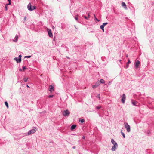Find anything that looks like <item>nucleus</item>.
Returning a JSON list of instances; mask_svg holds the SVG:
<instances>
[{"label": "nucleus", "instance_id": "f257e3e1", "mask_svg": "<svg viewBox=\"0 0 154 154\" xmlns=\"http://www.w3.org/2000/svg\"><path fill=\"white\" fill-rule=\"evenodd\" d=\"M62 114L65 116H68L70 114V112L67 109L66 110L63 111V112Z\"/></svg>", "mask_w": 154, "mask_h": 154}, {"label": "nucleus", "instance_id": "f03ea898", "mask_svg": "<svg viewBox=\"0 0 154 154\" xmlns=\"http://www.w3.org/2000/svg\"><path fill=\"white\" fill-rule=\"evenodd\" d=\"M125 128L127 129L128 132H130L131 131L130 127V125L126 123L125 125Z\"/></svg>", "mask_w": 154, "mask_h": 154}, {"label": "nucleus", "instance_id": "7ed1b4c3", "mask_svg": "<svg viewBox=\"0 0 154 154\" xmlns=\"http://www.w3.org/2000/svg\"><path fill=\"white\" fill-rule=\"evenodd\" d=\"M36 131V128L33 129H32L30 130H29L28 132V135H30L31 134H33Z\"/></svg>", "mask_w": 154, "mask_h": 154}, {"label": "nucleus", "instance_id": "20e7f679", "mask_svg": "<svg viewBox=\"0 0 154 154\" xmlns=\"http://www.w3.org/2000/svg\"><path fill=\"white\" fill-rule=\"evenodd\" d=\"M121 97V101L123 103H125L126 99V96L125 94H123Z\"/></svg>", "mask_w": 154, "mask_h": 154}, {"label": "nucleus", "instance_id": "39448f33", "mask_svg": "<svg viewBox=\"0 0 154 154\" xmlns=\"http://www.w3.org/2000/svg\"><path fill=\"white\" fill-rule=\"evenodd\" d=\"M140 64V62L139 60H138L135 61L134 64L136 69H137L138 68Z\"/></svg>", "mask_w": 154, "mask_h": 154}, {"label": "nucleus", "instance_id": "423d86ee", "mask_svg": "<svg viewBox=\"0 0 154 154\" xmlns=\"http://www.w3.org/2000/svg\"><path fill=\"white\" fill-rule=\"evenodd\" d=\"M48 36L50 37L53 36V34L51 32V30L50 29H47Z\"/></svg>", "mask_w": 154, "mask_h": 154}, {"label": "nucleus", "instance_id": "0eeeda50", "mask_svg": "<svg viewBox=\"0 0 154 154\" xmlns=\"http://www.w3.org/2000/svg\"><path fill=\"white\" fill-rule=\"evenodd\" d=\"M100 83L99 82H97L94 85H92V87L93 88H95L100 85Z\"/></svg>", "mask_w": 154, "mask_h": 154}, {"label": "nucleus", "instance_id": "6e6552de", "mask_svg": "<svg viewBox=\"0 0 154 154\" xmlns=\"http://www.w3.org/2000/svg\"><path fill=\"white\" fill-rule=\"evenodd\" d=\"M49 90L50 92H52L54 91V87L52 85H50L49 86Z\"/></svg>", "mask_w": 154, "mask_h": 154}, {"label": "nucleus", "instance_id": "1a4fd4ad", "mask_svg": "<svg viewBox=\"0 0 154 154\" xmlns=\"http://www.w3.org/2000/svg\"><path fill=\"white\" fill-rule=\"evenodd\" d=\"M27 8L30 11H32V7L31 4L30 3H29L27 6Z\"/></svg>", "mask_w": 154, "mask_h": 154}, {"label": "nucleus", "instance_id": "9d476101", "mask_svg": "<svg viewBox=\"0 0 154 154\" xmlns=\"http://www.w3.org/2000/svg\"><path fill=\"white\" fill-rule=\"evenodd\" d=\"M118 147V144H116L114 145V146L112 147L111 150L112 151H115L116 150V149Z\"/></svg>", "mask_w": 154, "mask_h": 154}, {"label": "nucleus", "instance_id": "9b49d317", "mask_svg": "<svg viewBox=\"0 0 154 154\" xmlns=\"http://www.w3.org/2000/svg\"><path fill=\"white\" fill-rule=\"evenodd\" d=\"M76 125L75 124L72 125L70 128V129L71 131H73L76 127Z\"/></svg>", "mask_w": 154, "mask_h": 154}, {"label": "nucleus", "instance_id": "f8f14e48", "mask_svg": "<svg viewBox=\"0 0 154 154\" xmlns=\"http://www.w3.org/2000/svg\"><path fill=\"white\" fill-rule=\"evenodd\" d=\"M122 7H123L125 9L127 10V8L126 6V5L125 3L124 2H122Z\"/></svg>", "mask_w": 154, "mask_h": 154}, {"label": "nucleus", "instance_id": "ddd939ff", "mask_svg": "<svg viewBox=\"0 0 154 154\" xmlns=\"http://www.w3.org/2000/svg\"><path fill=\"white\" fill-rule=\"evenodd\" d=\"M14 60H16L17 63H20L21 61V60H20L17 57H15Z\"/></svg>", "mask_w": 154, "mask_h": 154}, {"label": "nucleus", "instance_id": "4468645a", "mask_svg": "<svg viewBox=\"0 0 154 154\" xmlns=\"http://www.w3.org/2000/svg\"><path fill=\"white\" fill-rule=\"evenodd\" d=\"M130 63H131V62L130 61V60L129 59H128V61L127 63H126V69H127V68H128V67H129L128 64Z\"/></svg>", "mask_w": 154, "mask_h": 154}, {"label": "nucleus", "instance_id": "2eb2a0df", "mask_svg": "<svg viewBox=\"0 0 154 154\" xmlns=\"http://www.w3.org/2000/svg\"><path fill=\"white\" fill-rule=\"evenodd\" d=\"M132 104L134 106H137L138 104V103L137 101H134L132 102Z\"/></svg>", "mask_w": 154, "mask_h": 154}, {"label": "nucleus", "instance_id": "dca6fc26", "mask_svg": "<svg viewBox=\"0 0 154 154\" xmlns=\"http://www.w3.org/2000/svg\"><path fill=\"white\" fill-rule=\"evenodd\" d=\"M111 143L114 145L116 144H117V143L114 140V139H111Z\"/></svg>", "mask_w": 154, "mask_h": 154}, {"label": "nucleus", "instance_id": "f3484780", "mask_svg": "<svg viewBox=\"0 0 154 154\" xmlns=\"http://www.w3.org/2000/svg\"><path fill=\"white\" fill-rule=\"evenodd\" d=\"M99 82L100 83H100L104 84L105 83V81L103 79H101L100 80V82Z\"/></svg>", "mask_w": 154, "mask_h": 154}, {"label": "nucleus", "instance_id": "a211bd4d", "mask_svg": "<svg viewBox=\"0 0 154 154\" xmlns=\"http://www.w3.org/2000/svg\"><path fill=\"white\" fill-rule=\"evenodd\" d=\"M122 130H121V134L122 135L123 138H125V134L124 133L122 132Z\"/></svg>", "mask_w": 154, "mask_h": 154}, {"label": "nucleus", "instance_id": "6ab92c4d", "mask_svg": "<svg viewBox=\"0 0 154 154\" xmlns=\"http://www.w3.org/2000/svg\"><path fill=\"white\" fill-rule=\"evenodd\" d=\"M104 27L102 25L100 26V28L103 31V32H104Z\"/></svg>", "mask_w": 154, "mask_h": 154}, {"label": "nucleus", "instance_id": "aec40b11", "mask_svg": "<svg viewBox=\"0 0 154 154\" xmlns=\"http://www.w3.org/2000/svg\"><path fill=\"white\" fill-rule=\"evenodd\" d=\"M5 104L6 105V106L8 108L9 106L8 102L7 101H5Z\"/></svg>", "mask_w": 154, "mask_h": 154}, {"label": "nucleus", "instance_id": "412c9836", "mask_svg": "<svg viewBox=\"0 0 154 154\" xmlns=\"http://www.w3.org/2000/svg\"><path fill=\"white\" fill-rule=\"evenodd\" d=\"M28 78H24L23 79V80L25 82H26L28 81Z\"/></svg>", "mask_w": 154, "mask_h": 154}, {"label": "nucleus", "instance_id": "4be33fe9", "mask_svg": "<svg viewBox=\"0 0 154 154\" xmlns=\"http://www.w3.org/2000/svg\"><path fill=\"white\" fill-rule=\"evenodd\" d=\"M15 38L16 39L15 41L14 40V41L16 42L17 41L18 39V36H17V35H16L15 36Z\"/></svg>", "mask_w": 154, "mask_h": 154}, {"label": "nucleus", "instance_id": "5701e85b", "mask_svg": "<svg viewBox=\"0 0 154 154\" xmlns=\"http://www.w3.org/2000/svg\"><path fill=\"white\" fill-rule=\"evenodd\" d=\"M108 23H107V22L104 23L102 25L104 27L105 26V25H107V24H108Z\"/></svg>", "mask_w": 154, "mask_h": 154}, {"label": "nucleus", "instance_id": "b1692460", "mask_svg": "<svg viewBox=\"0 0 154 154\" xmlns=\"http://www.w3.org/2000/svg\"><path fill=\"white\" fill-rule=\"evenodd\" d=\"M54 95H50L48 96V98H52L53 97Z\"/></svg>", "mask_w": 154, "mask_h": 154}, {"label": "nucleus", "instance_id": "393cba45", "mask_svg": "<svg viewBox=\"0 0 154 154\" xmlns=\"http://www.w3.org/2000/svg\"><path fill=\"white\" fill-rule=\"evenodd\" d=\"M36 6H32V11H33V10H34V9H36Z\"/></svg>", "mask_w": 154, "mask_h": 154}, {"label": "nucleus", "instance_id": "a878e982", "mask_svg": "<svg viewBox=\"0 0 154 154\" xmlns=\"http://www.w3.org/2000/svg\"><path fill=\"white\" fill-rule=\"evenodd\" d=\"M94 17L95 18V20H97V21H98V22L99 21H100V20L98 19L96 17V16H95V15H94Z\"/></svg>", "mask_w": 154, "mask_h": 154}, {"label": "nucleus", "instance_id": "bb28decb", "mask_svg": "<svg viewBox=\"0 0 154 154\" xmlns=\"http://www.w3.org/2000/svg\"><path fill=\"white\" fill-rule=\"evenodd\" d=\"M8 5H6V4L5 5V11H7V10H8V8H7V6H8Z\"/></svg>", "mask_w": 154, "mask_h": 154}, {"label": "nucleus", "instance_id": "cd10ccee", "mask_svg": "<svg viewBox=\"0 0 154 154\" xmlns=\"http://www.w3.org/2000/svg\"><path fill=\"white\" fill-rule=\"evenodd\" d=\"M82 16L84 17L86 20H88V18L87 17H86L85 15H83Z\"/></svg>", "mask_w": 154, "mask_h": 154}, {"label": "nucleus", "instance_id": "c85d7f7f", "mask_svg": "<svg viewBox=\"0 0 154 154\" xmlns=\"http://www.w3.org/2000/svg\"><path fill=\"white\" fill-rule=\"evenodd\" d=\"M101 108V107L100 106H97V107H96V109L97 110H99V109H100Z\"/></svg>", "mask_w": 154, "mask_h": 154}, {"label": "nucleus", "instance_id": "c756f323", "mask_svg": "<svg viewBox=\"0 0 154 154\" xmlns=\"http://www.w3.org/2000/svg\"><path fill=\"white\" fill-rule=\"evenodd\" d=\"M26 69H27V68H26V67L25 66H24L23 67V71H24Z\"/></svg>", "mask_w": 154, "mask_h": 154}, {"label": "nucleus", "instance_id": "7c9ffc66", "mask_svg": "<svg viewBox=\"0 0 154 154\" xmlns=\"http://www.w3.org/2000/svg\"><path fill=\"white\" fill-rule=\"evenodd\" d=\"M77 16V15H76V16L75 17V19L77 21H78V17Z\"/></svg>", "mask_w": 154, "mask_h": 154}, {"label": "nucleus", "instance_id": "2f4dec72", "mask_svg": "<svg viewBox=\"0 0 154 154\" xmlns=\"http://www.w3.org/2000/svg\"><path fill=\"white\" fill-rule=\"evenodd\" d=\"M81 123H83L84 122H85V120L84 119H82L81 120H80L79 121Z\"/></svg>", "mask_w": 154, "mask_h": 154}, {"label": "nucleus", "instance_id": "473e14b6", "mask_svg": "<svg viewBox=\"0 0 154 154\" xmlns=\"http://www.w3.org/2000/svg\"><path fill=\"white\" fill-rule=\"evenodd\" d=\"M21 57L22 56L21 55H19L18 56V59H19L20 60H21Z\"/></svg>", "mask_w": 154, "mask_h": 154}, {"label": "nucleus", "instance_id": "72a5a7b5", "mask_svg": "<svg viewBox=\"0 0 154 154\" xmlns=\"http://www.w3.org/2000/svg\"><path fill=\"white\" fill-rule=\"evenodd\" d=\"M31 57V56H27L25 57V58H30Z\"/></svg>", "mask_w": 154, "mask_h": 154}, {"label": "nucleus", "instance_id": "f704fd0d", "mask_svg": "<svg viewBox=\"0 0 154 154\" xmlns=\"http://www.w3.org/2000/svg\"><path fill=\"white\" fill-rule=\"evenodd\" d=\"M96 97L97 98H99V99H100V94H98L97 95V96H96Z\"/></svg>", "mask_w": 154, "mask_h": 154}, {"label": "nucleus", "instance_id": "c9c22d12", "mask_svg": "<svg viewBox=\"0 0 154 154\" xmlns=\"http://www.w3.org/2000/svg\"><path fill=\"white\" fill-rule=\"evenodd\" d=\"M11 4V2H8V3L6 4V5H10Z\"/></svg>", "mask_w": 154, "mask_h": 154}, {"label": "nucleus", "instance_id": "e433bc0d", "mask_svg": "<svg viewBox=\"0 0 154 154\" xmlns=\"http://www.w3.org/2000/svg\"><path fill=\"white\" fill-rule=\"evenodd\" d=\"M90 15H89V14L88 13V16L87 17L88 18H89V17H90Z\"/></svg>", "mask_w": 154, "mask_h": 154}, {"label": "nucleus", "instance_id": "4c0bfd02", "mask_svg": "<svg viewBox=\"0 0 154 154\" xmlns=\"http://www.w3.org/2000/svg\"><path fill=\"white\" fill-rule=\"evenodd\" d=\"M26 17L25 16L24 17V20H26Z\"/></svg>", "mask_w": 154, "mask_h": 154}, {"label": "nucleus", "instance_id": "58836bf2", "mask_svg": "<svg viewBox=\"0 0 154 154\" xmlns=\"http://www.w3.org/2000/svg\"><path fill=\"white\" fill-rule=\"evenodd\" d=\"M76 148V147L75 146H74L72 147V148L73 149H75Z\"/></svg>", "mask_w": 154, "mask_h": 154}, {"label": "nucleus", "instance_id": "ea45409f", "mask_svg": "<svg viewBox=\"0 0 154 154\" xmlns=\"http://www.w3.org/2000/svg\"><path fill=\"white\" fill-rule=\"evenodd\" d=\"M82 139H84L85 138V136H83L82 137Z\"/></svg>", "mask_w": 154, "mask_h": 154}, {"label": "nucleus", "instance_id": "a19ab883", "mask_svg": "<svg viewBox=\"0 0 154 154\" xmlns=\"http://www.w3.org/2000/svg\"><path fill=\"white\" fill-rule=\"evenodd\" d=\"M19 70H20V71H22V69H19Z\"/></svg>", "mask_w": 154, "mask_h": 154}, {"label": "nucleus", "instance_id": "79ce46f5", "mask_svg": "<svg viewBox=\"0 0 154 154\" xmlns=\"http://www.w3.org/2000/svg\"><path fill=\"white\" fill-rule=\"evenodd\" d=\"M26 86H27V87L29 88V86L28 85H26Z\"/></svg>", "mask_w": 154, "mask_h": 154}, {"label": "nucleus", "instance_id": "37998d69", "mask_svg": "<svg viewBox=\"0 0 154 154\" xmlns=\"http://www.w3.org/2000/svg\"><path fill=\"white\" fill-rule=\"evenodd\" d=\"M8 1L9 2H11V0H8Z\"/></svg>", "mask_w": 154, "mask_h": 154}, {"label": "nucleus", "instance_id": "c03bdc74", "mask_svg": "<svg viewBox=\"0 0 154 154\" xmlns=\"http://www.w3.org/2000/svg\"><path fill=\"white\" fill-rule=\"evenodd\" d=\"M109 82V83H111L110 82Z\"/></svg>", "mask_w": 154, "mask_h": 154}, {"label": "nucleus", "instance_id": "a18cd8bd", "mask_svg": "<svg viewBox=\"0 0 154 154\" xmlns=\"http://www.w3.org/2000/svg\"><path fill=\"white\" fill-rule=\"evenodd\" d=\"M121 61V60H119L120 62Z\"/></svg>", "mask_w": 154, "mask_h": 154}, {"label": "nucleus", "instance_id": "49530a36", "mask_svg": "<svg viewBox=\"0 0 154 154\" xmlns=\"http://www.w3.org/2000/svg\"><path fill=\"white\" fill-rule=\"evenodd\" d=\"M54 26H53V28H54Z\"/></svg>", "mask_w": 154, "mask_h": 154}]
</instances>
